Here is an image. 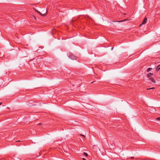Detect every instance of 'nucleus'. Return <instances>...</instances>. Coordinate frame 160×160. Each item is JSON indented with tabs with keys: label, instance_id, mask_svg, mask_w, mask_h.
I'll return each mask as SVG.
<instances>
[{
	"label": "nucleus",
	"instance_id": "5",
	"mask_svg": "<svg viewBox=\"0 0 160 160\" xmlns=\"http://www.w3.org/2000/svg\"><path fill=\"white\" fill-rule=\"evenodd\" d=\"M153 75V73H149L147 75V77L149 78H152L151 76Z\"/></svg>",
	"mask_w": 160,
	"mask_h": 160
},
{
	"label": "nucleus",
	"instance_id": "13",
	"mask_svg": "<svg viewBox=\"0 0 160 160\" xmlns=\"http://www.w3.org/2000/svg\"><path fill=\"white\" fill-rule=\"evenodd\" d=\"M113 48H113V47H112V48H111V50H113Z\"/></svg>",
	"mask_w": 160,
	"mask_h": 160
},
{
	"label": "nucleus",
	"instance_id": "15",
	"mask_svg": "<svg viewBox=\"0 0 160 160\" xmlns=\"http://www.w3.org/2000/svg\"><path fill=\"white\" fill-rule=\"evenodd\" d=\"M2 104V102H0V105H1Z\"/></svg>",
	"mask_w": 160,
	"mask_h": 160
},
{
	"label": "nucleus",
	"instance_id": "3",
	"mask_svg": "<svg viewBox=\"0 0 160 160\" xmlns=\"http://www.w3.org/2000/svg\"><path fill=\"white\" fill-rule=\"evenodd\" d=\"M147 18L146 17L143 20V21H142V24L140 25V27H141V25H144V24H145L147 22Z\"/></svg>",
	"mask_w": 160,
	"mask_h": 160
},
{
	"label": "nucleus",
	"instance_id": "12",
	"mask_svg": "<svg viewBox=\"0 0 160 160\" xmlns=\"http://www.w3.org/2000/svg\"><path fill=\"white\" fill-rule=\"evenodd\" d=\"M134 158V157H131L130 158L131 159H133Z\"/></svg>",
	"mask_w": 160,
	"mask_h": 160
},
{
	"label": "nucleus",
	"instance_id": "1",
	"mask_svg": "<svg viewBox=\"0 0 160 160\" xmlns=\"http://www.w3.org/2000/svg\"><path fill=\"white\" fill-rule=\"evenodd\" d=\"M68 57L69 58L72 60L76 59V57L72 53H69Z\"/></svg>",
	"mask_w": 160,
	"mask_h": 160
},
{
	"label": "nucleus",
	"instance_id": "4",
	"mask_svg": "<svg viewBox=\"0 0 160 160\" xmlns=\"http://www.w3.org/2000/svg\"><path fill=\"white\" fill-rule=\"evenodd\" d=\"M149 79L152 81V82L153 83H156V81L152 77L150 78Z\"/></svg>",
	"mask_w": 160,
	"mask_h": 160
},
{
	"label": "nucleus",
	"instance_id": "10",
	"mask_svg": "<svg viewBox=\"0 0 160 160\" xmlns=\"http://www.w3.org/2000/svg\"><path fill=\"white\" fill-rule=\"evenodd\" d=\"M156 120H157L160 121V117L157 118H156Z\"/></svg>",
	"mask_w": 160,
	"mask_h": 160
},
{
	"label": "nucleus",
	"instance_id": "7",
	"mask_svg": "<svg viewBox=\"0 0 160 160\" xmlns=\"http://www.w3.org/2000/svg\"><path fill=\"white\" fill-rule=\"evenodd\" d=\"M152 68H148L147 70V72H149L151 69Z\"/></svg>",
	"mask_w": 160,
	"mask_h": 160
},
{
	"label": "nucleus",
	"instance_id": "11",
	"mask_svg": "<svg viewBox=\"0 0 160 160\" xmlns=\"http://www.w3.org/2000/svg\"><path fill=\"white\" fill-rule=\"evenodd\" d=\"M80 136H82L84 138H85V136H84V135H83L81 134V135H80Z\"/></svg>",
	"mask_w": 160,
	"mask_h": 160
},
{
	"label": "nucleus",
	"instance_id": "14",
	"mask_svg": "<svg viewBox=\"0 0 160 160\" xmlns=\"http://www.w3.org/2000/svg\"><path fill=\"white\" fill-rule=\"evenodd\" d=\"M82 159H83V160H86V159L84 158H83Z\"/></svg>",
	"mask_w": 160,
	"mask_h": 160
},
{
	"label": "nucleus",
	"instance_id": "9",
	"mask_svg": "<svg viewBox=\"0 0 160 160\" xmlns=\"http://www.w3.org/2000/svg\"><path fill=\"white\" fill-rule=\"evenodd\" d=\"M84 154L87 157L88 156V154L86 152H84Z\"/></svg>",
	"mask_w": 160,
	"mask_h": 160
},
{
	"label": "nucleus",
	"instance_id": "2",
	"mask_svg": "<svg viewBox=\"0 0 160 160\" xmlns=\"http://www.w3.org/2000/svg\"><path fill=\"white\" fill-rule=\"evenodd\" d=\"M37 12L38 13H39L42 16H44L46 15V13L47 12L46 10L45 9L44 11L43 12V13H42L38 11H37Z\"/></svg>",
	"mask_w": 160,
	"mask_h": 160
},
{
	"label": "nucleus",
	"instance_id": "8",
	"mask_svg": "<svg viewBox=\"0 0 160 160\" xmlns=\"http://www.w3.org/2000/svg\"><path fill=\"white\" fill-rule=\"evenodd\" d=\"M154 88H155L154 87H152V88H147V90H148L153 89H154Z\"/></svg>",
	"mask_w": 160,
	"mask_h": 160
},
{
	"label": "nucleus",
	"instance_id": "16",
	"mask_svg": "<svg viewBox=\"0 0 160 160\" xmlns=\"http://www.w3.org/2000/svg\"><path fill=\"white\" fill-rule=\"evenodd\" d=\"M94 82H95V81H93V82H92V83Z\"/></svg>",
	"mask_w": 160,
	"mask_h": 160
},
{
	"label": "nucleus",
	"instance_id": "6",
	"mask_svg": "<svg viewBox=\"0 0 160 160\" xmlns=\"http://www.w3.org/2000/svg\"><path fill=\"white\" fill-rule=\"evenodd\" d=\"M160 69V65L158 66L156 68V70L157 71H158Z\"/></svg>",
	"mask_w": 160,
	"mask_h": 160
}]
</instances>
